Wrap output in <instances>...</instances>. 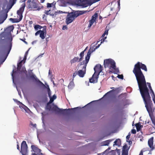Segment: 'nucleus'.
I'll return each mask as SVG.
<instances>
[{
    "mask_svg": "<svg viewBox=\"0 0 155 155\" xmlns=\"http://www.w3.org/2000/svg\"><path fill=\"white\" fill-rule=\"evenodd\" d=\"M128 152L126 151H124V152H122V155H128Z\"/></svg>",
    "mask_w": 155,
    "mask_h": 155,
    "instance_id": "obj_39",
    "label": "nucleus"
},
{
    "mask_svg": "<svg viewBox=\"0 0 155 155\" xmlns=\"http://www.w3.org/2000/svg\"><path fill=\"white\" fill-rule=\"evenodd\" d=\"M152 94V95H153V96H152L153 97L155 96V95L154 94V92H153V93Z\"/></svg>",
    "mask_w": 155,
    "mask_h": 155,
    "instance_id": "obj_62",
    "label": "nucleus"
},
{
    "mask_svg": "<svg viewBox=\"0 0 155 155\" xmlns=\"http://www.w3.org/2000/svg\"><path fill=\"white\" fill-rule=\"evenodd\" d=\"M153 137H152L148 139V144L150 148V151H152L155 150V141L153 145Z\"/></svg>",
    "mask_w": 155,
    "mask_h": 155,
    "instance_id": "obj_10",
    "label": "nucleus"
},
{
    "mask_svg": "<svg viewBox=\"0 0 155 155\" xmlns=\"http://www.w3.org/2000/svg\"><path fill=\"white\" fill-rule=\"evenodd\" d=\"M50 11V10L49 11L45 10V13L47 15H48L49 14V12Z\"/></svg>",
    "mask_w": 155,
    "mask_h": 155,
    "instance_id": "obj_44",
    "label": "nucleus"
},
{
    "mask_svg": "<svg viewBox=\"0 0 155 155\" xmlns=\"http://www.w3.org/2000/svg\"><path fill=\"white\" fill-rule=\"evenodd\" d=\"M100 46V45H98L97 46H96L94 48H90L88 50V51L87 54V56L85 57V63L86 64H87L90 59V58L91 55V53L95 51V50L98 48Z\"/></svg>",
    "mask_w": 155,
    "mask_h": 155,
    "instance_id": "obj_9",
    "label": "nucleus"
},
{
    "mask_svg": "<svg viewBox=\"0 0 155 155\" xmlns=\"http://www.w3.org/2000/svg\"><path fill=\"white\" fill-rule=\"evenodd\" d=\"M41 30H40L38 31L37 32H36L35 33V35L36 36H37L39 34H40V33L41 32Z\"/></svg>",
    "mask_w": 155,
    "mask_h": 155,
    "instance_id": "obj_46",
    "label": "nucleus"
},
{
    "mask_svg": "<svg viewBox=\"0 0 155 155\" xmlns=\"http://www.w3.org/2000/svg\"><path fill=\"white\" fill-rule=\"evenodd\" d=\"M135 126L136 127L137 131H139L141 128L143 127V126H142L140 123L136 124H135Z\"/></svg>",
    "mask_w": 155,
    "mask_h": 155,
    "instance_id": "obj_23",
    "label": "nucleus"
},
{
    "mask_svg": "<svg viewBox=\"0 0 155 155\" xmlns=\"http://www.w3.org/2000/svg\"><path fill=\"white\" fill-rule=\"evenodd\" d=\"M99 75L94 73L92 77L89 79V81L91 83H96L97 82Z\"/></svg>",
    "mask_w": 155,
    "mask_h": 155,
    "instance_id": "obj_14",
    "label": "nucleus"
},
{
    "mask_svg": "<svg viewBox=\"0 0 155 155\" xmlns=\"http://www.w3.org/2000/svg\"><path fill=\"white\" fill-rule=\"evenodd\" d=\"M85 61H83L81 63V65H83L85 64Z\"/></svg>",
    "mask_w": 155,
    "mask_h": 155,
    "instance_id": "obj_51",
    "label": "nucleus"
},
{
    "mask_svg": "<svg viewBox=\"0 0 155 155\" xmlns=\"http://www.w3.org/2000/svg\"><path fill=\"white\" fill-rule=\"evenodd\" d=\"M115 64L114 61L111 59H107L104 61V65L105 68H109L110 70H112V68L115 67Z\"/></svg>",
    "mask_w": 155,
    "mask_h": 155,
    "instance_id": "obj_5",
    "label": "nucleus"
},
{
    "mask_svg": "<svg viewBox=\"0 0 155 155\" xmlns=\"http://www.w3.org/2000/svg\"><path fill=\"white\" fill-rule=\"evenodd\" d=\"M150 89V91L152 93H153V92H154L153 91L152 88H151Z\"/></svg>",
    "mask_w": 155,
    "mask_h": 155,
    "instance_id": "obj_58",
    "label": "nucleus"
},
{
    "mask_svg": "<svg viewBox=\"0 0 155 155\" xmlns=\"http://www.w3.org/2000/svg\"><path fill=\"white\" fill-rule=\"evenodd\" d=\"M16 73H17L16 68H15L12 71V76L13 79H14V78L15 77L14 74Z\"/></svg>",
    "mask_w": 155,
    "mask_h": 155,
    "instance_id": "obj_28",
    "label": "nucleus"
},
{
    "mask_svg": "<svg viewBox=\"0 0 155 155\" xmlns=\"http://www.w3.org/2000/svg\"><path fill=\"white\" fill-rule=\"evenodd\" d=\"M46 30H41L40 33V37L42 39H44L46 36Z\"/></svg>",
    "mask_w": 155,
    "mask_h": 155,
    "instance_id": "obj_18",
    "label": "nucleus"
},
{
    "mask_svg": "<svg viewBox=\"0 0 155 155\" xmlns=\"http://www.w3.org/2000/svg\"><path fill=\"white\" fill-rule=\"evenodd\" d=\"M79 16L75 12H68L66 19V23L68 25L71 23L74 19Z\"/></svg>",
    "mask_w": 155,
    "mask_h": 155,
    "instance_id": "obj_6",
    "label": "nucleus"
},
{
    "mask_svg": "<svg viewBox=\"0 0 155 155\" xmlns=\"http://www.w3.org/2000/svg\"><path fill=\"white\" fill-rule=\"evenodd\" d=\"M31 155H38L37 154L35 153H32L31 154Z\"/></svg>",
    "mask_w": 155,
    "mask_h": 155,
    "instance_id": "obj_60",
    "label": "nucleus"
},
{
    "mask_svg": "<svg viewBox=\"0 0 155 155\" xmlns=\"http://www.w3.org/2000/svg\"><path fill=\"white\" fill-rule=\"evenodd\" d=\"M67 26L66 25H64L63 26V27H62V29L63 30H65V29H67Z\"/></svg>",
    "mask_w": 155,
    "mask_h": 155,
    "instance_id": "obj_47",
    "label": "nucleus"
},
{
    "mask_svg": "<svg viewBox=\"0 0 155 155\" xmlns=\"http://www.w3.org/2000/svg\"><path fill=\"white\" fill-rule=\"evenodd\" d=\"M16 0H10V2L11 4V8L14 5L15 3V2Z\"/></svg>",
    "mask_w": 155,
    "mask_h": 155,
    "instance_id": "obj_36",
    "label": "nucleus"
},
{
    "mask_svg": "<svg viewBox=\"0 0 155 155\" xmlns=\"http://www.w3.org/2000/svg\"><path fill=\"white\" fill-rule=\"evenodd\" d=\"M6 18L7 16H5L3 18H2V17L0 16V24L3 23L4 21L6 19Z\"/></svg>",
    "mask_w": 155,
    "mask_h": 155,
    "instance_id": "obj_32",
    "label": "nucleus"
},
{
    "mask_svg": "<svg viewBox=\"0 0 155 155\" xmlns=\"http://www.w3.org/2000/svg\"><path fill=\"white\" fill-rule=\"evenodd\" d=\"M25 6V3H24L22 4L21 7L19 8V10H18L17 14L18 16V17L19 18L18 19L10 18V20L13 23H17L20 21L22 18V14L24 11Z\"/></svg>",
    "mask_w": 155,
    "mask_h": 155,
    "instance_id": "obj_3",
    "label": "nucleus"
},
{
    "mask_svg": "<svg viewBox=\"0 0 155 155\" xmlns=\"http://www.w3.org/2000/svg\"><path fill=\"white\" fill-rule=\"evenodd\" d=\"M32 23V21H30L29 22V23L30 24H31Z\"/></svg>",
    "mask_w": 155,
    "mask_h": 155,
    "instance_id": "obj_63",
    "label": "nucleus"
},
{
    "mask_svg": "<svg viewBox=\"0 0 155 155\" xmlns=\"http://www.w3.org/2000/svg\"><path fill=\"white\" fill-rule=\"evenodd\" d=\"M147 84L149 89L151 88H152L151 86L150 83L147 82Z\"/></svg>",
    "mask_w": 155,
    "mask_h": 155,
    "instance_id": "obj_48",
    "label": "nucleus"
},
{
    "mask_svg": "<svg viewBox=\"0 0 155 155\" xmlns=\"http://www.w3.org/2000/svg\"><path fill=\"white\" fill-rule=\"evenodd\" d=\"M42 28V26L39 25H35L34 26V28L36 30H38V29H41Z\"/></svg>",
    "mask_w": 155,
    "mask_h": 155,
    "instance_id": "obj_31",
    "label": "nucleus"
},
{
    "mask_svg": "<svg viewBox=\"0 0 155 155\" xmlns=\"http://www.w3.org/2000/svg\"><path fill=\"white\" fill-rule=\"evenodd\" d=\"M78 108L79 107H77L73 108L68 109V110H74ZM47 109L49 111L53 110L58 113L62 114H64V111L67 110L66 109L63 110L61 109H59L57 106L56 105H54L52 107L51 105H49L48 104L47 106Z\"/></svg>",
    "mask_w": 155,
    "mask_h": 155,
    "instance_id": "obj_4",
    "label": "nucleus"
},
{
    "mask_svg": "<svg viewBox=\"0 0 155 155\" xmlns=\"http://www.w3.org/2000/svg\"><path fill=\"white\" fill-rule=\"evenodd\" d=\"M48 74L49 75H50L51 74H52V72H51L50 70H49Z\"/></svg>",
    "mask_w": 155,
    "mask_h": 155,
    "instance_id": "obj_56",
    "label": "nucleus"
},
{
    "mask_svg": "<svg viewBox=\"0 0 155 155\" xmlns=\"http://www.w3.org/2000/svg\"><path fill=\"white\" fill-rule=\"evenodd\" d=\"M37 41L36 40H35V41H32L31 43H32V45H34V44L36 43V42H37Z\"/></svg>",
    "mask_w": 155,
    "mask_h": 155,
    "instance_id": "obj_53",
    "label": "nucleus"
},
{
    "mask_svg": "<svg viewBox=\"0 0 155 155\" xmlns=\"http://www.w3.org/2000/svg\"><path fill=\"white\" fill-rule=\"evenodd\" d=\"M0 39L4 42L9 41L8 44L2 47L0 53L5 57L3 61L6 59L12 48V38L7 34L5 32H2L0 34Z\"/></svg>",
    "mask_w": 155,
    "mask_h": 155,
    "instance_id": "obj_1",
    "label": "nucleus"
},
{
    "mask_svg": "<svg viewBox=\"0 0 155 155\" xmlns=\"http://www.w3.org/2000/svg\"><path fill=\"white\" fill-rule=\"evenodd\" d=\"M114 144H113L114 146L115 145L119 146L121 144V140L120 139H117L114 142Z\"/></svg>",
    "mask_w": 155,
    "mask_h": 155,
    "instance_id": "obj_19",
    "label": "nucleus"
},
{
    "mask_svg": "<svg viewBox=\"0 0 155 155\" xmlns=\"http://www.w3.org/2000/svg\"><path fill=\"white\" fill-rule=\"evenodd\" d=\"M27 8L30 11H40L43 8V6L40 4H38L35 1L33 0H28L27 2Z\"/></svg>",
    "mask_w": 155,
    "mask_h": 155,
    "instance_id": "obj_2",
    "label": "nucleus"
},
{
    "mask_svg": "<svg viewBox=\"0 0 155 155\" xmlns=\"http://www.w3.org/2000/svg\"><path fill=\"white\" fill-rule=\"evenodd\" d=\"M131 133L134 134H135L136 133V131L135 130L133 129L131 130Z\"/></svg>",
    "mask_w": 155,
    "mask_h": 155,
    "instance_id": "obj_43",
    "label": "nucleus"
},
{
    "mask_svg": "<svg viewBox=\"0 0 155 155\" xmlns=\"http://www.w3.org/2000/svg\"><path fill=\"white\" fill-rule=\"evenodd\" d=\"M94 73L99 75L103 70V67L100 64H98L94 68Z\"/></svg>",
    "mask_w": 155,
    "mask_h": 155,
    "instance_id": "obj_13",
    "label": "nucleus"
},
{
    "mask_svg": "<svg viewBox=\"0 0 155 155\" xmlns=\"http://www.w3.org/2000/svg\"><path fill=\"white\" fill-rule=\"evenodd\" d=\"M108 30H106L105 31L104 33L101 36L102 38H104V37H105V35H107L108 34Z\"/></svg>",
    "mask_w": 155,
    "mask_h": 155,
    "instance_id": "obj_35",
    "label": "nucleus"
},
{
    "mask_svg": "<svg viewBox=\"0 0 155 155\" xmlns=\"http://www.w3.org/2000/svg\"><path fill=\"white\" fill-rule=\"evenodd\" d=\"M111 140H107L103 141L102 143L103 145L104 146H108L110 142L111 141Z\"/></svg>",
    "mask_w": 155,
    "mask_h": 155,
    "instance_id": "obj_27",
    "label": "nucleus"
},
{
    "mask_svg": "<svg viewBox=\"0 0 155 155\" xmlns=\"http://www.w3.org/2000/svg\"><path fill=\"white\" fill-rule=\"evenodd\" d=\"M79 58L78 57H74L71 60L70 62L71 64H73L77 61L79 62Z\"/></svg>",
    "mask_w": 155,
    "mask_h": 155,
    "instance_id": "obj_22",
    "label": "nucleus"
},
{
    "mask_svg": "<svg viewBox=\"0 0 155 155\" xmlns=\"http://www.w3.org/2000/svg\"><path fill=\"white\" fill-rule=\"evenodd\" d=\"M85 49L84 50V51H82L80 53V58L79 59V61H80L82 60V59H83L84 56V51H85Z\"/></svg>",
    "mask_w": 155,
    "mask_h": 155,
    "instance_id": "obj_26",
    "label": "nucleus"
},
{
    "mask_svg": "<svg viewBox=\"0 0 155 155\" xmlns=\"http://www.w3.org/2000/svg\"><path fill=\"white\" fill-rule=\"evenodd\" d=\"M42 18H43V19L44 20H46V17L45 14H44L43 15Z\"/></svg>",
    "mask_w": 155,
    "mask_h": 155,
    "instance_id": "obj_49",
    "label": "nucleus"
},
{
    "mask_svg": "<svg viewBox=\"0 0 155 155\" xmlns=\"http://www.w3.org/2000/svg\"><path fill=\"white\" fill-rule=\"evenodd\" d=\"M110 72L112 73H114L115 74H117L119 72L118 69L116 68V65L115 67L114 68H112V70H110Z\"/></svg>",
    "mask_w": 155,
    "mask_h": 155,
    "instance_id": "obj_21",
    "label": "nucleus"
},
{
    "mask_svg": "<svg viewBox=\"0 0 155 155\" xmlns=\"http://www.w3.org/2000/svg\"><path fill=\"white\" fill-rule=\"evenodd\" d=\"M124 151H126L128 152L127 146L126 145H124L123 147L122 152H124Z\"/></svg>",
    "mask_w": 155,
    "mask_h": 155,
    "instance_id": "obj_33",
    "label": "nucleus"
},
{
    "mask_svg": "<svg viewBox=\"0 0 155 155\" xmlns=\"http://www.w3.org/2000/svg\"><path fill=\"white\" fill-rule=\"evenodd\" d=\"M73 79L71 81H70L68 86V87L69 89H72L74 86V84L73 81Z\"/></svg>",
    "mask_w": 155,
    "mask_h": 155,
    "instance_id": "obj_20",
    "label": "nucleus"
},
{
    "mask_svg": "<svg viewBox=\"0 0 155 155\" xmlns=\"http://www.w3.org/2000/svg\"><path fill=\"white\" fill-rule=\"evenodd\" d=\"M117 77L121 79H123L124 78L123 75L122 74H118L117 76Z\"/></svg>",
    "mask_w": 155,
    "mask_h": 155,
    "instance_id": "obj_37",
    "label": "nucleus"
},
{
    "mask_svg": "<svg viewBox=\"0 0 155 155\" xmlns=\"http://www.w3.org/2000/svg\"><path fill=\"white\" fill-rule=\"evenodd\" d=\"M48 96L49 97H51V92L50 91V88L49 87L48 88Z\"/></svg>",
    "mask_w": 155,
    "mask_h": 155,
    "instance_id": "obj_38",
    "label": "nucleus"
},
{
    "mask_svg": "<svg viewBox=\"0 0 155 155\" xmlns=\"http://www.w3.org/2000/svg\"><path fill=\"white\" fill-rule=\"evenodd\" d=\"M98 17L97 13H95L94 15L92 16L91 18L89 21V24L88 27L90 28L94 22H96V20Z\"/></svg>",
    "mask_w": 155,
    "mask_h": 155,
    "instance_id": "obj_12",
    "label": "nucleus"
},
{
    "mask_svg": "<svg viewBox=\"0 0 155 155\" xmlns=\"http://www.w3.org/2000/svg\"><path fill=\"white\" fill-rule=\"evenodd\" d=\"M50 97V101L49 102V103H51L54 101V100L56 98V96L55 95H53L52 97Z\"/></svg>",
    "mask_w": 155,
    "mask_h": 155,
    "instance_id": "obj_24",
    "label": "nucleus"
},
{
    "mask_svg": "<svg viewBox=\"0 0 155 155\" xmlns=\"http://www.w3.org/2000/svg\"><path fill=\"white\" fill-rule=\"evenodd\" d=\"M46 41H47V42H48V38H46Z\"/></svg>",
    "mask_w": 155,
    "mask_h": 155,
    "instance_id": "obj_61",
    "label": "nucleus"
},
{
    "mask_svg": "<svg viewBox=\"0 0 155 155\" xmlns=\"http://www.w3.org/2000/svg\"><path fill=\"white\" fill-rule=\"evenodd\" d=\"M52 4L48 3L47 4V7L48 8L51 7H52Z\"/></svg>",
    "mask_w": 155,
    "mask_h": 155,
    "instance_id": "obj_45",
    "label": "nucleus"
},
{
    "mask_svg": "<svg viewBox=\"0 0 155 155\" xmlns=\"http://www.w3.org/2000/svg\"><path fill=\"white\" fill-rule=\"evenodd\" d=\"M93 3L90 0H78L77 5L82 8H85L91 5Z\"/></svg>",
    "mask_w": 155,
    "mask_h": 155,
    "instance_id": "obj_7",
    "label": "nucleus"
},
{
    "mask_svg": "<svg viewBox=\"0 0 155 155\" xmlns=\"http://www.w3.org/2000/svg\"><path fill=\"white\" fill-rule=\"evenodd\" d=\"M117 2L118 3L119 2L120 3V0H118L117 1Z\"/></svg>",
    "mask_w": 155,
    "mask_h": 155,
    "instance_id": "obj_64",
    "label": "nucleus"
},
{
    "mask_svg": "<svg viewBox=\"0 0 155 155\" xmlns=\"http://www.w3.org/2000/svg\"><path fill=\"white\" fill-rule=\"evenodd\" d=\"M87 64L85 63L84 64L82 70H79L78 72V75L80 77H83L86 72V67L87 66Z\"/></svg>",
    "mask_w": 155,
    "mask_h": 155,
    "instance_id": "obj_11",
    "label": "nucleus"
},
{
    "mask_svg": "<svg viewBox=\"0 0 155 155\" xmlns=\"http://www.w3.org/2000/svg\"><path fill=\"white\" fill-rule=\"evenodd\" d=\"M14 29V27L13 25L8 26L7 28L4 31L7 34H8L10 36H11V32L13 31Z\"/></svg>",
    "mask_w": 155,
    "mask_h": 155,
    "instance_id": "obj_15",
    "label": "nucleus"
},
{
    "mask_svg": "<svg viewBox=\"0 0 155 155\" xmlns=\"http://www.w3.org/2000/svg\"><path fill=\"white\" fill-rule=\"evenodd\" d=\"M30 78L31 79L34 80L36 82L44 85V84L36 78L35 74H32L31 75H30Z\"/></svg>",
    "mask_w": 155,
    "mask_h": 155,
    "instance_id": "obj_17",
    "label": "nucleus"
},
{
    "mask_svg": "<svg viewBox=\"0 0 155 155\" xmlns=\"http://www.w3.org/2000/svg\"><path fill=\"white\" fill-rule=\"evenodd\" d=\"M117 89H113V90L109 91V92H107V93H106L105 95L104 96H105L107 95H108V94H109L110 93H112V92H113L114 93H116V91H117Z\"/></svg>",
    "mask_w": 155,
    "mask_h": 155,
    "instance_id": "obj_29",
    "label": "nucleus"
},
{
    "mask_svg": "<svg viewBox=\"0 0 155 155\" xmlns=\"http://www.w3.org/2000/svg\"><path fill=\"white\" fill-rule=\"evenodd\" d=\"M77 75H78V72L77 71H76L75 72L73 73L72 76L73 79L74 77Z\"/></svg>",
    "mask_w": 155,
    "mask_h": 155,
    "instance_id": "obj_40",
    "label": "nucleus"
},
{
    "mask_svg": "<svg viewBox=\"0 0 155 155\" xmlns=\"http://www.w3.org/2000/svg\"><path fill=\"white\" fill-rule=\"evenodd\" d=\"M23 61V60H22L19 63L17 64V71H20V70L21 69V68L22 66V62Z\"/></svg>",
    "mask_w": 155,
    "mask_h": 155,
    "instance_id": "obj_25",
    "label": "nucleus"
},
{
    "mask_svg": "<svg viewBox=\"0 0 155 155\" xmlns=\"http://www.w3.org/2000/svg\"><path fill=\"white\" fill-rule=\"evenodd\" d=\"M28 147L25 141H23L21 143L20 152L22 155H28Z\"/></svg>",
    "mask_w": 155,
    "mask_h": 155,
    "instance_id": "obj_8",
    "label": "nucleus"
},
{
    "mask_svg": "<svg viewBox=\"0 0 155 155\" xmlns=\"http://www.w3.org/2000/svg\"><path fill=\"white\" fill-rule=\"evenodd\" d=\"M45 0H40V2L41 3H43Z\"/></svg>",
    "mask_w": 155,
    "mask_h": 155,
    "instance_id": "obj_59",
    "label": "nucleus"
},
{
    "mask_svg": "<svg viewBox=\"0 0 155 155\" xmlns=\"http://www.w3.org/2000/svg\"><path fill=\"white\" fill-rule=\"evenodd\" d=\"M49 14L51 16H53L54 15V14L53 13H51V12H49Z\"/></svg>",
    "mask_w": 155,
    "mask_h": 155,
    "instance_id": "obj_57",
    "label": "nucleus"
},
{
    "mask_svg": "<svg viewBox=\"0 0 155 155\" xmlns=\"http://www.w3.org/2000/svg\"><path fill=\"white\" fill-rule=\"evenodd\" d=\"M31 148L32 150L31 151H33L35 153H36L37 154L40 153L41 151V150L38 148L36 145H32L31 146Z\"/></svg>",
    "mask_w": 155,
    "mask_h": 155,
    "instance_id": "obj_16",
    "label": "nucleus"
},
{
    "mask_svg": "<svg viewBox=\"0 0 155 155\" xmlns=\"http://www.w3.org/2000/svg\"><path fill=\"white\" fill-rule=\"evenodd\" d=\"M20 71L21 73H24L25 74H26L27 71H26V68L25 67H22V69L20 71Z\"/></svg>",
    "mask_w": 155,
    "mask_h": 155,
    "instance_id": "obj_30",
    "label": "nucleus"
},
{
    "mask_svg": "<svg viewBox=\"0 0 155 155\" xmlns=\"http://www.w3.org/2000/svg\"><path fill=\"white\" fill-rule=\"evenodd\" d=\"M31 125L33 126V127H36V124H33L31 123Z\"/></svg>",
    "mask_w": 155,
    "mask_h": 155,
    "instance_id": "obj_54",
    "label": "nucleus"
},
{
    "mask_svg": "<svg viewBox=\"0 0 155 155\" xmlns=\"http://www.w3.org/2000/svg\"><path fill=\"white\" fill-rule=\"evenodd\" d=\"M143 150H141L140 151L139 155H143Z\"/></svg>",
    "mask_w": 155,
    "mask_h": 155,
    "instance_id": "obj_52",
    "label": "nucleus"
},
{
    "mask_svg": "<svg viewBox=\"0 0 155 155\" xmlns=\"http://www.w3.org/2000/svg\"><path fill=\"white\" fill-rule=\"evenodd\" d=\"M17 149L18 150H20V147H19V146L18 144H17Z\"/></svg>",
    "mask_w": 155,
    "mask_h": 155,
    "instance_id": "obj_55",
    "label": "nucleus"
},
{
    "mask_svg": "<svg viewBox=\"0 0 155 155\" xmlns=\"http://www.w3.org/2000/svg\"><path fill=\"white\" fill-rule=\"evenodd\" d=\"M107 38V36H106L105 37H104V38H102L101 40V44H100H100L102 43L103 42H104V40L105 39Z\"/></svg>",
    "mask_w": 155,
    "mask_h": 155,
    "instance_id": "obj_41",
    "label": "nucleus"
},
{
    "mask_svg": "<svg viewBox=\"0 0 155 155\" xmlns=\"http://www.w3.org/2000/svg\"><path fill=\"white\" fill-rule=\"evenodd\" d=\"M130 134H129L127 135L126 137V139H127V142H128V140H129L130 137Z\"/></svg>",
    "mask_w": 155,
    "mask_h": 155,
    "instance_id": "obj_42",
    "label": "nucleus"
},
{
    "mask_svg": "<svg viewBox=\"0 0 155 155\" xmlns=\"http://www.w3.org/2000/svg\"><path fill=\"white\" fill-rule=\"evenodd\" d=\"M87 12V11H80V12L79 13L76 12V14H78L79 16L80 15H82V14H84L86 13V12Z\"/></svg>",
    "mask_w": 155,
    "mask_h": 155,
    "instance_id": "obj_34",
    "label": "nucleus"
},
{
    "mask_svg": "<svg viewBox=\"0 0 155 155\" xmlns=\"http://www.w3.org/2000/svg\"><path fill=\"white\" fill-rule=\"evenodd\" d=\"M28 51H27L25 54V59H26V57H27V56L28 55Z\"/></svg>",
    "mask_w": 155,
    "mask_h": 155,
    "instance_id": "obj_50",
    "label": "nucleus"
}]
</instances>
